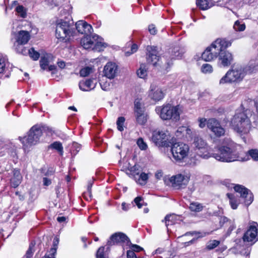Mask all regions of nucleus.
<instances>
[{
  "label": "nucleus",
  "instance_id": "f257e3e1",
  "mask_svg": "<svg viewBox=\"0 0 258 258\" xmlns=\"http://www.w3.org/2000/svg\"><path fill=\"white\" fill-rule=\"evenodd\" d=\"M240 146L232 141L217 147L212 152V156L218 161L224 162H231L235 161H242L240 151Z\"/></svg>",
  "mask_w": 258,
  "mask_h": 258
},
{
  "label": "nucleus",
  "instance_id": "f03ea898",
  "mask_svg": "<svg viewBox=\"0 0 258 258\" xmlns=\"http://www.w3.org/2000/svg\"><path fill=\"white\" fill-rule=\"evenodd\" d=\"M230 125L240 136L248 134L251 127V121L244 111L236 112Z\"/></svg>",
  "mask_w": 258,
  "mask_h": 258
},
{
  "label": "nucleus",
  "instance_id": "7ed1b4c3",
  "mask_svg": "<svg viewBox=\"0 0 258 258\" xmlns=\"http://www.w3.org/2000/svg\"><path fill=\"white\" fill-rule=\"evenodd\" d=\"M75 33V28L72 20H59L56 22L55 36L60 41L69 40Z\"/></svg>",
  "mask_w": 258,
  "mask_h": 258
},
{
  "label": "nucleus",
  "instance_id": "20e7f679",
  "mask_svg": "<svg viewBox=\"0 0 258 258\" xmlns=\"http://www.w3.org/2000/svg\"><path fill=\"white\" fill-rule=\"evenodd\" d=\"M230 45L231 43L225 39H217L203 52L202 58L206 61H210L216 58L222 49Z\"/></svg>",
  "mask_w": 258,
  "mask_h": 258
},
{
  "label": "nucleus",
  "instance_id": "39448f33",
  "mask_svg": "<svg viewBox=\"0 0 258 258\" xmlns=\"http://www.w3.org/2000/svg\"><path fill=\"white\" fill-rule=\"evenodd\" d=\"M44 126L41 124H35L31 127L27 135L22 138L19 137V140L23 145L24 150L38 144L40 137L42 135V130Z\"/></svg>",
  "mask_w": 258,
  "mask_h": 258
},
{
  "label": "nucleus",
  "instance_id": "423d86ee",
  "mask_svg": "<svg viewBox=\"0 0 258 258\" xmlns=\"http://www.w3.org/2000/svg\"><path fill=\"white\" fill-rule=\"evenodd\" d=\"M103 40L102 38L96 34H87L82 38L81 44L86 49H91L94 51H101L107 46V44Z\"/></svg>",
  "mask_w": 258,
  "mask_h": 258
},
{
  "label": "nucleus",
  "instance_id": "0eeeda50",
  "mask_svg": "<svg viewBox=\"0 0 258 258\" xmlns=\"http://www.w3.org/2000/svg\"><path fill=\"white\" fill-rule=\"evenodd\" d=\"M156 112L163 120H172L177 121L180 118L179 107L178 105L172 106L170 104L158 106L155 109Z\"/></svg>",
  "mask_w": 258,
  "mask_h": 258
},
{
  "label": "nucleus",
  "instance_id": "6e6552de",
  "mask_svg": "<svg viewBox=\"0 0 258 258\" xmlns=\"http://www.w3.org/2000/svg\"><path fill=\"white\" fill-rule=\"evenodd\" d=\"M170 151L173 160L176 162H182L187 158L189 151V146L183 142H174L172 140L170 145Z\"/></svg>",
  "mask_w": 258,
  "mask_h": 258
},
{
  "label": "nucleus",
  "instance_id": "1a4fd4ad",
  "mask_svg": "<svg viewBox=\"0 0 258 258\" xmlns=\"http://www.w3.org/2000/svg\"><path fill=\"white\" fill-rule=\"evenodd\" d=\"M246 74V69L237 67L229 70L220 80V84L240 81L243 79Z\"/></svg>",
  "mask_w": 258,
  "mask_h": 258
},
{
  "label": "nucleus",
  "instance_id": "9d476101",
  "mask_svg": "<svg viewBox=\"0 0 258 258\" xmlns=\"http://www.w3.org/2000/svg\"><path fill=\"white\" fill-rule=\"evenodd\" d=\"M152 141L158 147H168L170 146L173 139H170L167 132L162 130H154L152 132Z\"/></svg>",
  "mask_w": 258,
  "mask_h": 258
},
{
  "label": "nucleus",
  "instance_id": "9b49d317",
  "mask_svg": "<svg viewBox=\"0 0 258 258\" xmlns=\"http://www.w3.org/2000/svg\"><path fill=\"white\" fill-rule=\"evenodd\" d=\"M190 175L188 173L183 172L173 175L169 178L172 186L175 189L184 188L188 183Z\"/></svg>",
  "mask_w": 258,
  "mask_h": 258
},
{
  "label": "nucleus",
  "instance_id": "f8f14e48",
  "mask_svg": "<svg viewBox=\"0 0 258 258\" xmlns=\"http://www.w3.org/2000/svg\"><path fill=\"white\" fill-rule=\"evenodd\" d=\"M193 144L198 150V154L204 159H208L212 156L213 151L208 149L206 142L202 138L196 137L194 139Z\"/></svg>",
  "mask_w": 258,
  "mask_h": 258
},
{
  "label": "nucleus",
  "instance_id": "ddd939ff",
  "mask_svg": "<svg viewBox=\"0 0 258 258\" xmlns=\"http://www.w3.org/2000/svg\"><path fill=\"white\" fill-rule=\"evenodd\" d=\"M183 51L179 46H175L173 48H170L168 52H166L163 56V58L165 60L166 64L168 67L172 64V60L175 59H180L181 58Z\"/></svg>",
  "mask_w": 258,
  "mask_h": 258
},
{
  "label": "nucleus",
  "instance_id": "4468645a",
  "mask_svg": "<svg viewBox=\"0 0 258 258\" xmlns=\"http://www.w3.org/2000/svg\"><path fill=\"white\" fill-rule=\"evenodd\" d=\"M246 232L243 236L244 241L255 242L258 240V224L255 222H251Z\"/></svg>",
  "mask_w": 258,
  "mask_h": 258
},
{
  "label": "nucleus",
  "instance_id": "2eb2a0df",
  "mask_svg": "<svg viewBox=\"0 0 258 258\" xmlns=\"http://www.w3.org/2000/svg\"><path fill=\"white\" fill-rule=\"evenodd\" d=\"M234 190L240 195V197L244 199V203L247 206L250 205L253 201V196L250 190L244 186L237 184L234 186Z\"/></svg>",
  "mask_w": 258,
  "mask_h": 258
},
{
  "label": "nucleus",
  "instance_id": "dca6fc26",
  "mask_svg": "<svg viewBox=\"0 0 258 258\" xmlns=\"http://www.w3.org/2000/svg\"><path fill=\"white\" fill-rule=\"evenodd\" d=\"M207 127L217 137H220L225 135V128L215 118H210L208 120Z\"/></svg>",
  "mask_w": 258,
  "mask_h": 258
},
{
  "label": "nucleus",
  "instance_id": "f3484780",
  "mask_svg": "<svg viewBox=\"0 0 258 258\" xmlns=\"http://www.w3.org/2000/svg\"><path fill=\"white\" fill-rule=\"evenodd\" d=\"M130 243V239L125 234L122 232H116L111 236L107 242V244L108 245L118 244L128 245Z\"/></svg>",
  "mask_w": 258,
  "mask_h": 258
},
{
  "label": "nucleus",
  "instance_id": "a211bd4d",
  "mask_svg": "<svg viewBox=\"0 0 258 258\" xmlns=\"http://www.w3.org/2000/svg\"><path fill=\"white\" fill-rule=\"evenodd\" d=\"M147 60L148 63H152L153 66H156L157 62L159 61L160 56L156 46H147L146 48Z\"/></svg>",
  "mask_w": 258,
  "mask_h": 258
},
{
  "label": "nucleus",
  "instance_id": "6ab92c4d",
  "mask_svg": "<svg viewBox=\"0 0 258 258\" xmlns=\"http://www.w3.org/2000/svg\"><path fill=\"white\" fill-rule=\"evenodd\" d=\"M118 67L116 63L109 62L104 66L103 73L107 78L113 79L117 72Z\"/></svg>",
  "mask_w": 258,
  "mask_h": 258
},
{
  "label": "nucleus",
  "instance_id": "aec40b11",
  "mask_svg": "<svg viewBox=\"0 0 258 258\" xmlns=\"http://www.w3.org/2000/svg\"><path fill=\"white\" fill-rule=\"evenodd\" d=\"M149 96L151 99L157 101L162 100L164 98V94L159 87L152 84L150 87Z\"/></svg>",
  "mask_w": 258,
  "mask_h": 258
},
{
  "label": "nucleus",
  "instance_id": "412c9836",
  "mask_svg": "<svg viewBox=\"0 0 258 258\" xmlns=\"http://www.w3.org/2000/svg\"><path fill=\"white\" fill-rule=\"evenodd\" d=\"M75 28L79 33L85 35L91 33L93 30L91 25L83 20L78 21L76 23V28Z\"/></svg>",
  "mask_w": 258,
  "mask_h": 258
},
{
  "label": "nucleus",
  "instance_id": "4be33fe9",
  "mask_svg": "<svg viewBox=\"0 0 258 258\" xmlns=\"http://www.w3.org/2000/svg\"><path fill=\"white\" fill-rule=\"evenodd\" d=\"M225 49H222L220 52L218 54L219 60L221 63L223 67H227L229 66L233 60V56L231 53L228 51H225Z\"/></svg>",
  "mask_w": 258,
  "mask_h": 258
},
{
  "label": "nucleus",
  "instance_id": "5701e85b",
  "mask_svg": "<svg viewBox=\"0 0 258 258\" xmlns=\"http://www.w3.org/2000/svg\"><path fill=\"white\" fill-rule=\"evenodd\" d=\"M97 81L94 79H89L82 81L79 83V88L83 91H90L93 90L96 86Z\"/></svg>",
  "mask_w": 258,
  "mask_h": 258
},
{
  "label": "nucleus",
  "instance_id": "b1692460",
  "mask_svg": "<svg viewBox=\"0 0 258 258\" xmlns=\"http://www.w3.org/2000/svg\"><path fill=\"white\" fill-rule=\"evenodd\" d=\"M30 39V34L28 31L20 30L17 33V43L19 44H25L27 43Z\"/></svg>",
  "mask_w": 258,
  "mask_h": 258
},
{
  "label": "nucleus",
  "instance_id": "393cba45",
  "mask_svg": "<svg viewBox=\"0 0 258 258\" xmlns=\"http://www.w3.org/2000/svg\"><path fill=\"white\" fill-rule=\"evenodd\" d=\"M136 121L137 123L140 125L145 124L147 121L148 115L145 111H138V112L135 113Z\"/></svg>",
  "mask_w": 258,
  "mask_h": 258
},
{
  "label": "nucleus",
  "instance_id": "a878e982",
  "mask_svg": "<svg viewBox=\"0 0 258 258\" xmlns=\"http://www.w3.org/2000/svg\"><path fill=\"white\" fill-rule=\"evenodd\" d=\"M140 166L138 165H135L134 166L128 168L126 170V173L130 176H132L135 180L137 179V177L141 173Z\"/></svg>",
  "mask_w": 258,
  "mask_h": 258
},
{
  "label": "nucleus",
  "instance_id": "bb28decb",
  "mask_svg": "<svg viewBox=\"0 0 258 258\" xmlns=\"http://www.w3.org/2000/svg\"><path fill=\"white\" fill-rule=\"evenodd\" d=\"M226 195L229 200V203L231 208L234 210L236 209L239 204L238 198L232 194L227 193Z\"/></svg>",
  "mask_w": 258,
  "mask_h": 258
},
{
  "label": "nucleus",
  "instance_id": "cd10ccee",
  "mask_svg": "<svg viewBox=\"0 0 258 258\" xmlns=\"http://www.w3.org/2000/svg\"><path fill=\"white\" fill-rule=\"evenodd\" d=\"M27 8L22 5L17 4V18H26L27 16Z\"/></svg>",
  "mask_w": 258,
  "mask_h": 258
},
{
  "label": "nucleus",
  "instance_id": "c85d7f7f",
  "mask_svg": "<svg viewBox=\"0 0 258 258\" xmlns=\"http://www.w3.org/2000/svg\"><path fill=\"white\" fill-rule=\"evenodd\" d=\"M10 43L12 44V48L16 51V47L15 44L16 43V29L14 27V22H13L12 31L11 34Z\"/></svg>",
  "mask_w": 258,
  "mask_h": 258
},
{
  "label": "nucleus",
  "instance_id": "c756f323",
  "mask_svg": "<svg viewBox=\"0 0 258 258\" xmlns=\"http://www.w3.org/2000/svg\"><path fill=\"white\" fill-rule=\"evenodd\" d=\"M176 218V216L174 215H167L165 217L164 219L162 220V222H165L166 226L168 230V227L169 225H172L174 223V221Z\"/></svg>",
  "mask_w": 258,
  "mask_h": 258
},
{
  "label": "nucleus",
  "instance_id": "7c9ffc66",
  "mask_svg": "<svg viewBox=\"0 0 258 258\" xmlns=\"http://www.w3.org/2000/svg\"><path fill=\"white\" fill-rule=\"evenodd\" d=\"M189 208L191 211L199 212L202 211L203 206L198 202H192L190 204Z\"/></svg>",
  "mask_w": 258,
  "mask_h": 258
},
{
  "label": "nucleus",
  "instance_id": "2f4dec72",
  "mask_svg": "<svg viewBox=\"0 0 258 258\" xmlns=\"http://www.w3.org/2000/svg\"><path fill=\"white\" fill-rule=\"evenodd\" d=\"M94 68L93 67H86L84 68H82L80 71V75L81 77H86L88 76L90 74L93 72Z\"/></svg>",
  "mask_w": 258,
  "mask_h": 258
},
{
  "label": "nucleus",
  "instance_id": "473e14b6",
  "mask_svg": "<svg viewBox=\"0 0 258 258\" xmlns=\"http://www.w3.org/2000/svg\"><path fill=\"white\" fill-rule=\"evenodd\" d=\"M148 179V175L144 172H141L137 177L136 181L141 185L145 184Z\"/></svg>",
  "mask_w": 258,
  "mask_h": 258
},
{
  "label": "nucleus",
  "instance_id": "72a5a7b5",
  "mask_svg": "<svg viewBox=\"0 0 258 258\" xmlns=\"http://www.w3.org/2000/svg\"><path fill=\"white\" fill-rule=\"evenodd\" d=\"M49 147L57 150L60 155H63V147L60 142H54L49 146Z\"/></svg>",
  "mask_w": 258,
  "mask_h": 258
},
{
  "label": "nucleus",
  "instance_id": "f704fd0d",
  "mask_svg": "<svg viewBox=\"0 0 258 258\" xmlns=\"http://www.w3.org/2000/svg\"><path fill=\"white\" fill-rule=\"evenodd\" d=\"M233 29L236 31H243L245 29V25L242 21L237 20L234 24Z\"/></svg>",
  "mask_w": 258,
  "mask_h": 258
},
{
  "label": "nucleus",
  "instance_id": "c9c22d12",
  "mask_svg": "<svg viewBox=\"0 0 258 258\" xmlns=\"http://www.w3.org/2000/svg\"><path fill=\"white\" fill-rule=\"evenodd\" d=\"M197 5L203 10H206L210 8L207 0H197Z\"/></svg>",
  "mask_w": 258,
  "mask_h": 258
},
{
  "label": "nucleus",
  "instance_id": "e433bc0d",
  "mask_svg": "<svg viewBox=\"0 0 258 258\" xmlns=\"http://www.w3.org/2000/svg\"><path fill=\"white\" fill-rule=\"evenodd\" d=\"M59 239L57 237H55L53 239V247L50 249V250L48 252V253H50V254H52L54 255H55Z\"/></svg>",
  "mask_w": 258,
  "mask_h": 258
},
{
  "label": "nucleus",
  "instance_id": "4c0bfd02",
  "mask_svg": "<svg viewBox=\"0 0 258 258\" xmlns=\"http://www.w3.org/2000/svg\"><path fill=\"white\" fill-rule=\"evenodd\" d=\"M29 55L33 60H37L40 57V53L36 51L34 48L29 49Z\"/></svg>",
  "mask_w": 258,
  "mask_h": 258
},
{
  "label": "nucleus",
  "instance_id": "58836bf2",
  "mask_svg": "<svg viewBox=\"0 0 258 258\" xmlns=\"http://www.w3.org/2000/svg\"><path fill=\"white\" fill-rule=\"evenodd\" d=\"M137 74L140 78H144L147 75L146 66L144 64H141Z\"/></svg>",
  "mask_w": 258,
  "mask_h": 258
},
{
  "label": "nucleus",
  "instance_id": "ea45409f",
  "mask_svg": "<svg viewBox=\"0 0 258 258\" xmlns=\"http://www.w3.org/2000/svg\"><path fill=\"white\" fill-rule=\"evenodd\" d=\"M34 244L31 242L25 254L22 258H31L34 253Z\"/></svg>",
  "mask_w": 258,
  "mask_h": 258
},
{
  "label": "nucleus",
  "instance_id": "a19ab883",
  "mask_svg": "<svg viewBox=\"0 0 258 258\" xmlns=\"http://www.w3.org/2000/svg\"><path fill=\"white\" fill-rule=\"evenodd\" d=\"M48 63L49 60L47 57L43 56L41 58L40 60V66L43 70H45L47 69Z\"/></svg>",
  "mask_w": 258,
  "mask_h": 258
},
{
  "label": "nucleus",
  "instance_id": "79ce46f5",
  "mask_svg": "<svg viewBox=\"0 0 258 258\" xmlns=\"http://www.w3.org/2000/svg\"><path fill=\"white\" fill-rule=\"evenodd\" d=\"M125 121V118L123 116L119 117L116 121L117 127L118 131L121 132L123 130V124Z\"/></svg>",
  "mask_w": 258,
  "mask_h": 258
},
{
  "label": "nucleus",
  "instance_id": "37998d69",
  "mask_svg": "<svg viewBox=\"0 0 258 258\" xmlns=\"http://www.w3.org/2000/svg\"><path fill=\"white\" fill-rule=\"evenodd\" d=\"M8 219L12 218L13 220H14L16 218V208L14 205L13 207L10 206V211L8 215Z\"/></svg>",
  "mask_w": 258,
  "mask_h": 258
},
{
  "label": "nucleus",
  "instance_id": "c03bdc74",
  "mask_svg": "<svg viewBox=\"0 0 258 258\" xmlns=\"http://www.w3.org/2000/svg\"><path fill=\"white\" fill-rule=\"evenodd\" d=\"M201 70L204 73H210L213 71V68L211 64L205 63L202 65Z\"/></svg>",
  "mask_w": 258,
  "mask_h": 258
},
{
  "label": "nucleus",
  "instance_id": "a18cd8bd",
  "mask_svg": "<svg viewBox=\"0 0 258 258\" xmlns=\"http://www.w3.org/2000/svg\"><path fill=\"white\" fill-rule=\"evenodd\" d=\"M13 10L14 11L12 12V14L14 12H16V1H14L11 5L8 6L6 7L5 13L6 14H8L10 11Z\"/></svg>",
  "mask_w": 258,
  "mask_h": 258
},
{
  "label": "nucleus",
  "instance_id": "49530a36",
  "mask_svg": "<svg viewBox=\"0 0 258 258\" xmlns=\"http://www.w3.org/2000/svg\"><path fill=\"white\" fill-rule=\"evenodd\" d=\"M220 244V241L216 240H213L210 241L207 245V248L208 249H213L218 246Z\"/></svg>",
  "mask_w": 258,
  "mask_h": 258
},
{
  "label": "nucleus",
  "instance_id": "de8ad7c7",
  "mask_svg": "<svg viewBox=\"0 0 258 258\" xmlns=\"http://www.w3.org/2000/svg\"><path fill=\"white\" fill-rule=\"evenodd\" d=\"M137 144L141 150H145L148 148L147 144L142 138H139L137 140Z\"/></svg>",
  "mask_w": 258,
  "mask_h": 258
},
{
  "label": "nucleus",
  "instance_id": "09e8293b",
  "mask_svg": "<svg viewBox=\"0 0 258 258\" xmlns=\"http://www.w3.org/2000/svg\"><path fill=\"white\" fill-rule=\"evenodd\" d=\"M6 62H7L6 59L5 57H2V56H0V73L1 74L3 73L6 69Z\"/></svg>",
  "mask_w": 258,
  "mask_h": 258
},
{
  "label": "nucleus",
  "instance_id": "8fccbe9b",
  "mask_svg": "<svg viewBox=\"0 0 258 258\" xmlns=\"http://www.w3.org/2000/svg\"><path fill=\"white\" fill-rule=\"evenodd\" d=\"M248 155L251 158L255 160H258V150L257 149H251L248 151Z\"/></svg>",
  "mask_w": 258,
  "mask_h": 258
},
{
  "label": "nucleus",
  "instance_id": "3c124183",
  "mask_svg": "<svg viewBox=\"0 0 258 258\" xmlns=\"http://www.w3.org/2000/svg\"><path fill=\"white\" fill-rule=\"evenodd\" d=\"M104 247H100L97 250L96 253L97 258H106V254L104 252Z\"/></svg>",
  "mask_w": 258,
  "mask_h": 258
},
{
  "label": "nucleus",
  "instance_id": "603ef678",
  "mask_svg": "<svg viewBox=\"0 0 258 258\" xmlns=\"http://www.w3.org/2000/svg\"><path fill=\"white\" fill-rule=\"evenodd\" d=\"M101 89L105 91H108L111 89V84L110 82L106 81L105 82L100 83Z\"/></svg>",
  "mask_w": 258,
  "mask_h": 258
},
{
  "label": "nucleus",
  "instance_id": "864d4df0",
  "mask_svg": "<svg viewBox=\"0 0 258 258\" xmlns=\"http://www.w3.org/2000/svg\"><path fill=\"white\" fill-rule=\"evenodd\" d=\"M55 172V169L53 167H49L46 172L43 169L41 170V173L44 174L45 176H50L52 175Z\"/></svg>",
  "mask_w": 258,
  "mask_h": 258
},
{
  "label": "nucleus",
  "instance_id": "5fc2aeb1",
  "mask_svg": "<svg viewBox=\"0 0 258 258\" xmlns=\"http://www.w3.org/2000/svg\"><path fill=\"white\" fill-rule=\"evenodd\" d=\"M134 202L139 208H141L142 206L144 205V200L140 197H138L134 199Z\"/></svg>",
  "mask_w": 258,
  "mask_h": 258
},
{
  "label": "nucleus",
  "instance_id": "6e6d98bb",
  "mask_svg": "<svg viewBox=\"0 0 258 258\" xmlns=\"http://www.w3.org/2000/svg\"><path fill=\"white\" fill-rule=\"evenodd\" d=\"M128 245H130L131 250H133L134 252H139L143 250L142 247L137 244H133L130 243Z\"/></svg>",
  "mask_w": 258,
  "mask_h": 258
},
{
  "label": "nucleus",
  "instance_id": "4d7b16f0",
  "mask_svg": "<svg viewBox=\"0 0 258 258\" xmlns=\"http://www.w3.org/2000/svg\"><path fill=\"white\" fill-rule=\"evenodd\" d=\"M198 121L199 122V126L200 128H204L207 125L208 120L205 118H199L198 119Z\"/></svg>",
  "mask_w": 258,
  "mask_h": 258
},
{
  "label": "nucleus",
  "instance_id": "13d9d810",
  "mask_svg": "<svg viewBox=\"0 0 258 258\" xmlns=\"http://www.w3.org/2000/svg\"><path fill=\"white\" fill-rule=\"evenodd\" d=\"M17 51L23 55L29 54V49L23 46L17 47Z\"/></svg>",
  "mask_w": 258,
  "mask_h": 258
},
{
  "label": "nucleus",
  "instance_id": "bf43d9fd",
  "mask_svg": "<svg viewBox=\"0 0 258 258\" xmlns=\"http://www.w3.org/2000/svg\"><path fill=\"white\" fill-rule=\"evenodd\" d=\"M81 145L77 143H73L72 145V150L74 152L75 151V154H77L81 149Z\"/></svg>",
  "mask_w": 258,
  "mask_h": 258
},
{
  "label": "nucleus",
  "instance_id": "052dcab7",
  "mask_svg": "<svg viewBox=\"0 0 258 258\" xmlns=\"http://www.w3.org/2000/svg\"><path fill=\"white\" fill-rule=\"evenodd\" d=\"M137 50H138V45L136 44H134L132 45V46L131 47V52H128V51L126 52L125 55H126V56H129L131 54L136 52Z\"/></svg>",
  "mask_w": 258,
  "mask_h": 258
},
{
  "label": "nucleus",
  "instance_id": "680f3d73",
  "mask_svg": "<svg viewBox=\"0 0 258 258\" xmlns=\"http://www.w3.org/2000/svg\"><path fill=\"white\" fill-rule=\"evenodd\" d=\"M144 111V109L141 107V104L139 102H135V112H138V111Z\"/></svg>",
  "mask_w": 258,
  "mask_h": 258
},
{
  "label": "nucleus",
  "instance_id": "e2e57ef3",
  "mask_svg": "<svg viewBox=\"0 0 258 258\" xmlns=\"http://www.w3.org/2000/svg\"><path fill=\"white\" fill-rule=\"evenodd\" d=\"M148 30L149 32L152 35H154L156 33L157 29L155 26L153 24L150 25L149 26Z\"/></svg>",
  "mask_w": 258,
  "mask_h": 258
},
{
  "label": "nucleus",
  "instance_id": "0e129e2a",
  "mask_svg": "<svg viewBox=\"0 0 258 258\" xmlns=\"http://www.w3.org/2000/svg\"><path fill=\"white\" fill-rule=\"evenodd\" d=\"M126 255L127 258H137L135 252L131 249L127 251Z\"/></svg>",
  "mask_w": 258,
  "mask_h": 258
},
{
  "label": "nucleus",
  "instance_id": "69168bd1",
  "mask_svg": "<svg viewBox=\"0 0 258 258\" xmlns=\"http://www.w3.org/2000/svg\"><path fill=\"white\" fill-rule=\"evenodd\" d=\"M229 224V227L228 228V232L230 233L231 232V231L235 228L236 226H235V225L233 221H230V223Z\"/></svg>",
  "mask_w": 258,
  "mask_h": 258
},
{
  "label": "nucleus",
  "instance_id": "338daca9",
  "mask_svg": "<svg viewBox=\"0 0 258 258\" xmlns=\"http://www.w3.org/2000/svg\"><path fill=\"white\" fill-rule=\"evenodd\" d=\"M51 183V181L50 179L47 178V177L43 178V184L44 186H48L50 185Z\"/></svg>",
  "mask_w": 258,
  "mask_h": 258
},
{
  "label": "nucleus",
  "instance_id": "774afa93",
  "mask_svg": "<svg viewBox=\"0 0 258 258\" xmlns=\"http://www.w3.org/2000/svg\"><path fill=\"white\" fill-rule=\"evenodd\" d=\"M230 221H231L229 219H228L227 217L224 216V217H222L221 218L220 222V223L224 224L228 223L229 224Z\"/></svg>",
  "mask_w": 258,
  "mask_h": 258
}]
</instances>
